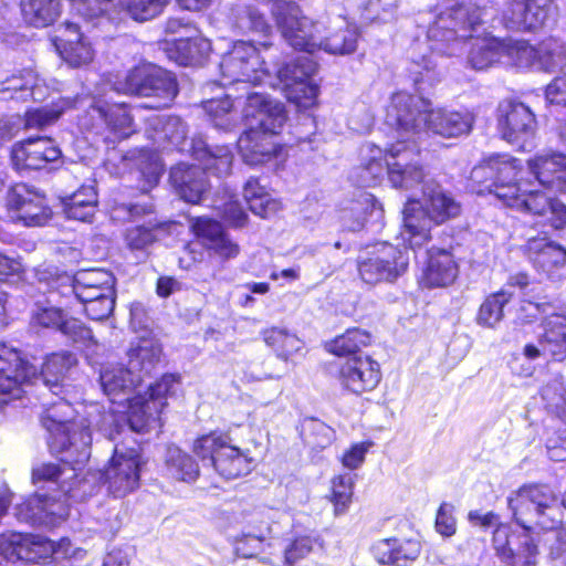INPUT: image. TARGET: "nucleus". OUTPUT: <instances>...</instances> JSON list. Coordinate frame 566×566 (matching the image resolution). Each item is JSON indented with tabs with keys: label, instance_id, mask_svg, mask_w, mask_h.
Listing matches in <instances>:
<instances>
[{
	"label": "nucleus",
	"instance_id": "nucleus-1",
	"mask_svg": "<svg viewBox=\"0 0 566 566\" xmlns=\"http://www.w3.org/2000/svg\"><path fill=\"white\" fill-rule=\"evenodd\" d=\"M76 364V358L69 352L50 355L38 368L20 357V354L6 345H0V407L12 399L21 397L22 386L34 380L48 387L54 394L70 369Z\"/></svg>",
	"mask_w": 566,
	"mask_h": 566
},
{
	"label": "nucleus",
	"instance_id": "nucleus-2",
	"mask_svg": "<svg viewBox=\"0 0 566 566\" xmlns=\"http://www.w3.org/2000/svg\"><path fill=\"white\" fill-rule=\"evenodd\" d=\"M461 203L441 185L424 184L420 200L410 199L403 209L405 241L420 248L431 239V227L443 224L461 214Z\"/></svg>",
	"mask_w": 566,
	"mask_h": 566
},
{
	"label": "nucleus",
	"instance_id": "nucleus-3",
	"mask_svg": "<svg viewBox=\"0 0 566 566\" xmlns=\"http://www.w3.org/2000/svg\"><path fill=\"white\" fill-rule=\"evenodd\" d=\"M189 153L201 166L179 164L171 169L170 180L181 199L198 203L207 189L206 171L218 177L227 176L232 167L233 155L229 147L210 148L202 139H192Z\"/></svg>",
	"mask_w": 566,
	"mask_h": 566
},
{
	"label": "nucleus",
	"instance_id": "nucleus-4",
	"mask_svg": "<svg viewBox=\"0 0 566 566\" xmlns=\"http://www.w3.org/2000/svg\"><path fill=\"white\" fill-rule=\"evenodd\" d=\"M49 432V448L66 462H85L90 458L91 432L84 421H75V410L60 399L45 409L41 417Z\"/></svg>",
	"mask_w": 566,
	"mask_h": 566
},
{
	"label": "nucleus",
	"instance_id": "nucleus-5",
	"mask_svg": "<svg viewBox=\"0 0 566 566\" xmlns=\"http://www.w3.org/2000/svg\"><path fill=\"white\" fill-rule=\"evenodd\" d=\"M484 17L485 12L475 4H453L437 15L429 27L428 38L436 42V51L454 55L462 42L474 36Z\"/></svg>",
	"mask_w": 566,
	"mask_h": 566
},
{
	"label": "nucleus",
	"instance_id": "nucleus-6",
	"mask_svg": "<svg viewBox=\"0 0 566 566\" xmlns=\"http://www.w3.org/2000/svg\"><path fill=\"white\" fill-rule=\"evenodd\" d=\"M193 453L208 460L224 479H235L251 471V459L247 453L230 444L228 434L210 432L195 440Z\"/></svg>",
	"mask_w": 566,
	"mask_h": 566
},
{
	"label": "nucleus",
	"instance_id": "nucleus-7",
	"mask_svg": "<svg viewBox=\"0 0 566 566\" xmlns=\"http://www.w3.org/2000/svg\"><path fill=\"white\" fill-rule=\"evenodd\" d=\"M114 90L129 95L151 97L148 108H163L170 105L177 94L176 81L166 72L154 66L130 70L123 80L114 84Z\"/></svg>",
	"mask_w": 566,
	"mask_h": 566
},
{
	"label": "nucleus",
	"instance_id": "nucleus-8",
	"mask_svg": "<svg viewBox=\"0 0 566 566\" xmlns=\"http://www.w3.org/2000/svg\"><path fill=\"white\" fill-rule=\"evenodd\" d=\"M264 57L259 50L247 41H238L222 55L220 73L222 85L237 82L250 84L270 83L271 72L265 67Z\"/></svg>",
	"mask_w": 566,
	"mask_h": 566
},
{
	"label": "nucleus",
	"instance_id": "nucleus-9",
	"mask_svg": "<svg viewBox=\"0 0 566 566\" xmlns=\"http://www.w3.org/2000/svg\"><path fill=\"white\" fill-rule=\"evenodd\" d=\"M496 197L509 207L546 217L555 229L566 226V206L543 190L522 188L520 184L504 185L496 189Z\"/></svg>",
	"mask_w": 566,
	"mask_h": 566
},
{
	"label": "nucleus",
	"instance_id": "nucleus-10",
	"mask_svg": "<svg viewBox=\"0 0 566 566\" xmlns=\"http://www.w3.org/2000/svg\"><path fill=\"white\" fill-rule=\"evenodd\" d=\"M429 101L399 92L392 95L386 108V123L397 130L398 140L415 142L423 133Z\"/></svg>",
	"mask_w": 566,
	"mask_h": 566
},
{
	"label": "nucleus",
	"instance_id": "nucleus-11",
	"mask_svg": "<svg viewBox=\"0 0 566 566\" xmlns=\"http://www.w3.org/2000/svg\"><path fill=\"white\" fill-rule=\"evenodd\" d=\"M386 167L388 179L395 188H413L427 176L416 142L397 140L386 147Z\"/></svg>",
	"mask_w": 566,
	"mask_h": 566
},
{
	"label": "nucleus",
	"instance_id": "nucleus-12",
	"mask_svg": "<svg viewBox=\"0 0 566 566\" xmlns=\"http://www.w3.org/2000/svg\"><path fill=\"white\" fill-rule=\"evenodd\" d=\"M179 387V377L172 374L164 375L160 380L150 386L145 396L132 398L128 406L127 420L133 431L142 432L146 430L150 421L159 415L166 402L165 398L177 392Z\"/></svg>",
	"mask_w": 566,
	"mask_h": 566
},
{
	"label": "nucleus",
	"instance_id": "nucleus-13",
	"mask_svg": "<svg viewBox=\"0 0 566 566\" xmlns=\"http://www.w3.org/2000/svg\"><path fill=\"white\" fill-rule=\"evenodd\" d=\"M408 266V256L397 247L381 243L358 261V272L366 284L394 282Z\"/></svg>",
	"mask_w": 566,
	"mask_h": 566
},
{
	"label": "nucleus",
	"instance_id": "nucleus-14",
	"mask_svg": "<svg viewBox=\"0 0 566 566\" xmlns=\"http://www.w3.org/2000/svg\"><path fill=\"white\" fill-rule=\"evenodd\" d=\"M554 13L553 0H507L501 23L511 31H534L545 25Z\"/></svg>",
	"mask_w": 566,
	"mask_h": 566
},
{
	"label": "nucleus",
	"instance_id": "nucleus-15",
	"mask_svg": "<svg viewBox=\"0 0 566 566\" xmlns=\"http://www.w3.org/2000/svg\"><path fill=\"white\" fill-rule=\"evenodd\" d=\"M139 468V453L136 449L123 450L115 447L108 465L102 472L103 482L114 496H125L138 486Z\"/></svg>",
	"mask_w": 566,
	"mask_h": 566
},
{
	"label": "nucleus",
	"instance_id": "nucleus-16",
	"mask_svg": "<svg viewBox=\"0 0 566 566\" xmlns=\"http://www.w3.org/2000/svg\"><path fill=\"white\" fill-rule=\"evenodd\" d=\"M10 219L27 227L45 224L51 218L45 197L27 185H17L8 193Z\"/></svg>",
	"mask_w": 566,
	"mask_h": 566
},
{
	"label": "nucleus",
	"instance_id": "nucleus-17",
	"mask_svg": "<svg viewBox=\"0 0 566 566\" xmlns=\"http://www.w3.org/2000/svg\"><path fill=\"white\" fill-rule=\"evenodd\" d=\"M249 128L276 135L286 122L284 105L259 92L250 93L242 111Z\"/></svg>",
	"mask_w": 566,
	"mask_h": 566
},
{
	"label": "nucleus",
	"instance_id": "nucleus-18",
	"mask_svg": "<svg viewBox=\"0 0 566 566\" xmlns=\"http://www.w3.org/2000/svg\"><path fill=\"white\" fill-rule=\"evenodd\" d=\"M62 151L46 137L28 138L11 148V161L15 169L39 170L61 161Z\"/></svg>",
	"mask_w": 566,
	"mask_h": 566
},
{
	"label": "nucleus",
	"instance_id": "nucleus-19",
	"mask_svg": "<svg viewBox=\"0 0 566 566\" xmlns=\"http://www.w3.org/2000/svg\"><path fill=\"white\" fill-rule=\"evenodd\" d=\"M338 378L345 389L361 395L380 382V366L369 356H350L340 365Z\"/></svg>",
	"mask_w": 566,
	"mask_h": 566
},
{
	"label": "nucleus",
	"instance_id": "nucleus-20",
	"mask_svg": "<svg viewBox=\"0 0 566 566\" xmlns=\"http://www.w3.org/2000/svg\"><path fill=\"white\" fill-rule=\"evenodd\" d=\"M274 513L268 507H256L243 513L242 531L234 542V549L239 556H254L260 544L272 533Z\"/></svg>",
	"mask_w": 566,
	"mask_h": 566
},
{
	"label": "nucleus",
	"instance_id": "nucleus-21",
	"mask_svg": "<svg viewBox=\"0 0 566 566\" xmlns=\"http://www.w3.org/2000/svg\"><path fill=\"white\" fill-rule=\"evenodd\" d=\"M501 112L499 129L503 139L524 149L525 143L535 133V115L525 104L520 102H509L502 106Z\"/></svg>",
	"mask_w": 566,
	"mask_h": 566
},
{
	"label": "nucleus",
	"instance_id": "nucleus-22",
	"mask_svg": "<svg viewBox=\"0 0 566 566\" xmlns=\"http://www.w3.org/2000/svg\"><path fill=\"white\" fill-rule=\"evenodd\" d=\"M517 175L516 160L509 155H494L476 165L471 171V180L478 184L482 191L494 193L504 185H513Z\"/></svg>",
	"mask_w": 566,
	"mask_h": 566
},
{
	"label": "nucleus",
	"instance_id": "nucleus-23",
	"mask_svg": "<svg viewBox=\"0 0 566 566\" xmlns=\"http://www.w3.org/2000/svg\"><path fill=\"white\" fill-rule=\"evenodd\" d=\"M51 541L41 536L21 533L0 535V554L8 560L38 563L52 556Z\"/></svg>",
	"mask_w": 566,
	"mask_h": 566
},
{
	"label": "nucleus",
	"instance_id": "nucleus-24",
	"mask_svg": "<svg viewBox=\"0 0 566 566\" xmlns=\"http://www.w3.org/2000/svg\"><path fill=\"white\" fill-rule=\"evenodd\" d=\"M75 297L82 303L102 297L115 296V277L112 272L102 269H90L77 272L73 277L66 276Z\"/></svg>",
	"mask_w": 566,
	"mask_h": 566
},
{
	"label": "nucleus",
	"instance_id": "nucleus-25",
	"mask_svg": "<svg viewBox=\"0 0 566 566\" xmlns=\"http://www.w3.org/2000/svg\"><path fill=\"white\" fill-rule=\"evenodd\" d=\"M527 166L539 187L554 193L566 191V156L563 154H537L528 159Z\"/></svg>",
	"mask_w": 566,
	"mask_h": 566
},
{
	"label": "nucleus",
	"instance_id": "nucleus-26",
	"mask_svg": "<svg viewBox=\"0 0 566 566\" xmlns=\"http://www.w3.org/2000/svg\"><path fill=\"white\" fill-rule=\"evenodd\" d=\"M474 117L469 112H459L449 108L429 109L424 118L423 132L453 138L468 134L473 125Z\"/></svg>",
	"mask_w": 566,
	"mask_h": 566
},
{
	"label": "nucleus",
	"instance_id": "nucleus-27",
	"mask_svg": "<svg viewBox=\"0 0 566 566\" xmlns=\"http://www.w3.org/2000/svg\"><path fill=\"white\" fill-rule=\"evenodd\" d=\"M142 382V375L123 365H107L99 371L103 392L113 402L128 401L129 395Z\"/></svg>",
	"mask_w": 566,
	"mask_h": 566
},
{
	"label": "nucleus",
	"instance_id": "nucleus-28",
	"mask_svg": "<svg viewBox=\"0 0 566 566\" xmlns=\"http://www.w3.org/2000/svg\"><path fill=\"white\" fill-rule=\"evenodd\" d=\"M19 510L25 521L46 527L56 526L69 515V507L64 501L42 494H34Z\"/></svg>",
	"mask_w": 566,
	"mask_h": 566
},
{
	"label": "nucleus",
	"instance_id": "nucleus-29",
	"mask_svg": "<svg viewBox=\"0 0 566 566\" xmlns=\"http://www.w3.org/2000/svg\"><path fill=\"white\" fill-rule=\"evenodd\" d=\"M54 36V44L62 59L71 66L88 64L94 56L91 44L80 33L75 23H66Z\"/></svg>",
	"mask_w": 566,
	"mask_h": 566
},
{
	"label": "nucleus",
	"instance_id": "nucleus-30",
	"mask_svg": "<svg viewBox=\"0 0 566 566\" xmlns=\"http://www.w3.org/2000/svg\"><path fill=\"white\" fill-rule=\"evenodd\" d=\"M371 552L379 564L408 566L419 557L421 544L417 539L384 538L373 545Z\"/></svg>",
	"mask_w": 566,
	"mask_h": 566
},
{
	"label": "nucleus",
	"instance_id": "nucleus-31",
	"mask_svg": "<svg viewBox=\"0 0 566 566\" xmlns=\"http://www.w3.org/2000/svg\"><path fill=\"white\" fill-rule=\"evenodd\" d=\"M239 153L247 165H263L274 158L280 146L272 135L249 128L238 139Z\"/></svg>",
	"mask_w": 566,
	"mask_h": 566
},
{
	"label": "nucleus",
	"instance_id": "nucleus-32",
	"mask_svg": "<svg viewBox=\"0 0 566 566\" xmlns=\"http://www.w3.org/2000/svg\"><path fill=\"white\" fill-rule=\"evenodd\" d=\"M30 98H42L39 78L33 70H21L0 81V101L25 102Z\"/></svg>",
	"mask_w": 566,
	"mask_h": 566
},
{
	"label": "nucleus",
	"instance_id": "nucleus-33",
	"mask_svg": "<svg viewBox=\"0 0 566 566\" xmlns=\"http://www.w3.org/2000/svg\"><path fill=\"white\" fill-rule=\"evenodd\" d=\"M192 230L209 250H213L221 258L231 259L238 255L239 247L227 237L219 222L203 217L197 218Z\"/></svg>",
	"mask_w": 566,
	"mask_h": 566
},
{
	"label": "nucleus",
	"instance_id": "nucleus-34",
	"mask_svg": "<svg viewBox=\"0 0 566 566\" xmlns=\"http://www.w3.org/2000/svg\"><path fill=\"white\" fill-rule=\"evenodd\" d=\"M428 255L424 283L430 287L452 284L458 276L459 266L451 252L444 249H431Z\"/></svg>",
	"mask_w": 566,
	"mask_h": 566
},
{
	"label": "nucleus",
	"instance_id": "nucleus-35",
	"mask_svg": "<svg viewBox=\"0 0 566 566\" xmlns=\"http://www.w3.org/2000/svg\"><path fill=\"white\" fill-rule=\"evenodd\" d=\"M358 31L345 19L337 18L332 25L322 33V44L317 50L331 54H349L356 50Z\"/></svg>",
	"mask_w": 566,
	"mask_h": 566
},
{
	"label": "nucleus",
	"instance_id": "nucleus-36",
	"mask_svg": "<svg viewBox=\"0 0 566 566\" xmlns=\"http://www.w3.org/2000/svg\"><path fill=\"white\" fill-rule=\"evenodd\" d=\"M148 122L154 130L150 138L155 144L161 146L165 142H169L180 150H186L187 128L179 117L154 115L148 118ZM187 151H189V148Z\"/></svg>",
	"mask_w": 566,
	"mask_h": 566
},
{
	"label": "nucleus",
	"instance_id": "nucleus-37",
	"mask_svg": "<svg viewBox=\"0 0 566 566\" xmlns=\"http://www.w3.org/2000/svg\"><path fill=\"white\" fill-rule=\"evenodd\" d=\"M161 355V347L154 338H140L128 350V367L144 377L155 368Z\"/></svg>",
	"mask_w": 566,
	"mask_h": 566
},
{
	"label": "nucleus",
	"instance_id": "nucleus-38",
	"mask_svg": "<svg viewBox=\"0 0 566 566\" xmlns=\"http://www.w3.org/2000/svg\"><path fill=\"white\" fill-rule=\"evenodd\" d=\"M528 251L534 265L544 272H551L566 263V249L545 238L531 240Z\"/></svg>",
	"mask_w": 566,
	"mask_h": 566
},
{
	"label": "nucleus",
	"instance_id": "nucleus-39",
	"mask_svg": "<svg viewBox=\"0 0 566 566\" xmlns=\"http://www.w3.org/2000/svg\"><path fill=\"white\" fill-rule=\"evenodd\" d=\"M469 63L479 71L495 63H504L503 41L494 38H476L469 53Z\"/></svg>",
	"mask_w": 566,
	"mask_h": 566
},
{
	"label": "nucleus",
	"instance_id": "nucleus-40",
	"mask_svg": "<svg viewBox=\"0 0 566 566\" xmlns=\"http://www.w3.org/2000/svg\"><path fill=\"white\" fill-rule=\"evenodd\" d=\"M97 192L94 186H82L65 201V213L70 219L88 222L97 207Z\"/></svg>",
	"mask_w": 566,
	"mask_h": 566
},
{
	"label": "nucleus",
	"instance_id": "nucleus-41",
	"mask_svg": "<svg viewBox=\"0 0 566 566\" xmlns=\"http://www.w3.org/2000/svg\"><path fill=\"white\" fill-rule=\"evenodd\" d=\"M543 342L547 344L549 357L557 361L566 359V316L552 314L544 321Z\"/></svg>",
	"mask_w": 566,
	"mask_h": 566
},
{
	"label": "nucleus",
	"instance_id": "nucleus-42",
	"mask_svg": "<svg viewBox=\"0 0 566 566\" xmlns=\"http://www.w3.org/2000/svg\"><path fill=\"white\" fill-rule=\"evenodd\" d=\"M243 197L250 210L262 218H269L281 209V203L272 198L258 179L250 178L243 187Z\"/></svg>",
	"mask_w": 566,
	"mask_h": 566
},
{
	"label": "nucleus",
	"instance_id": "nucleus-43",
	"mask_svg": "<svg viewBox=\"0 0 566 566\" xmlns=\"http://www.w3.org/2000/svg\"><path fill=\"white\" fill-rule=\"evenodd\" d=\"M545 46H532L525 41H503L504 63L521 69H536L538 56L547 53Z\"/></svg>",
	"mask_w": 566,
	"mask_h": 566
},
{
	"label": "nucleus",
	"instance_id": "nucleus-44",
	"mask_svg": "<svg viewBox=\"0 0 566 566\" xmlns=\"http://www.w3.org/2000/svg\"><path fill=\"white\" fill-rule=\"evenodd\" d=\"M511 298L512 294L504 290L488 295L478 310L476 324L489 329L496 328L504 318V306Z\"/></svg>",
	"mask_w": 566,
	"mask_h": 566
},
{
	"label": "nucleus",
	"instance_id": "nucleus-45",
	"mask_svg": "<svg viewBox=\"0 0 566 566\" xmlns=\"http://www.w3.org/2000/svg\"><path fill=\"white\" fill-rule=\"evenodd\" d=\"M165 467L167 474L179 481L193 482L199 475L196 461L176 446L167 448Z\"/></svg>",
	"mask_w": 566,
	"mask_h": 566
},
{
	"label": "nucleus",
	"instance_id": "nucleus-46",
	"mask_svg": "<svg viewBox=\"0 0 566 566\" xmlns=\"http://www.w3.org/2000/svg\"><path fill=\"white\" fill-rule=\"evenodd\" d=\"M24 20L36 28L52 24L60 14L59 0H21Z\"/></svg>",
	"mask_w": 566,
	"mask_h": 566
},
{
	"label": "nucleus",
	"instance_id": "nucleus-47",
	"mask_svg": "<svg viewBox=\"0 0 566 566\" xmlns=\"http://www.w3.org/2000/svg\"><path fill=\"white\" fill-rule=\"evenodd\" d=\"M94 113H97L112 129L123 136H128L132 132L134 116L127 111L124 104L107 105L106 103L94 99L91 104Z\"/></svg>",
	"mask_w": 566,
	"mask_h": 566
},
{
	"label": "nucleus",
	"instance_id": "nucleus-48",
	"mask_svg": "<svg viewBox=\"0 0 566 566\" xmlns=\"http://www.w3.org/2000/svg\"><path fill=\"white\" fill-rule=\"evenodd\" d=\"M262 335L266 345L272 347L276 355L284 360L298 353L303 347L302 340L285 328L271 327L263 331Z\"/></svg>",
	"mask_w": 566,
	"mask_h": 566
},
{
	"label": "nucleus",
	"instance_id": "nucleus-49",
	"mask_svg": "<svg viewBox=\"0 0 566 566\" xmlns=\"http://www.w3.org/2000/svg\"><path fill=\"white\" fill-rule=\"evenodd\" d=\"M64 463L62 467L55 463H42L33 469L32 478L34 482L39 481H56L61 483V489L65 494L72 491V485L66 486L67 481L74 480L76 469L74 464H82L83 462H66L61 459Z\"/></svg>",
	"mask_w": 566,
	"mask_h": 566
},
{
	"label": "nucleus",
	"instance_id": "nucleus-50",
	"mask_svg": "<svg viewBox=\"0 0 566 566\" xmlns=\"http://www.w3.org/2000/svg\"><path fill=\"white\" fill-rule=\"evenodd\" d=\"M77 99L60 98L51 106L30 109L25 113L27 128H44L59 119L69 108L75 106Z\"/></svg>",
	"mask_w": 566,
	"mask_h": 566
},
{
	"label": "nucleus",
	"instance_id": "nucleus-51",
	"mask_svg": "<svg viewBox=\"0 0 566 566\" xmlns=\"http://www.w3.org/2000/svg\"><path fill=\"white\" fill-rule=\"evenodd\" d=\"M316 63L308 56L297 59L293 63H287L283 67H277L274 71L277 73L280 81L284 84V88L289 84L297 85L298 82L312 81V76L316 72Z\"/></svg>",
	"mask_w": 566,
	"mask_h": 566
},
{
	"label": "nucleus",
	"instance_id": "nucleus-52",
	"mask_svg": "<svg viewBox=\"0 0 566 566\" xmlns=\"http://www.w3.org/2000/svg\"><path fill=\"white\" fill-rule=\"evenodd\" d=\"M195 33L179 38L174 45L178 52L176 60L179 64H189L198 61L210 50V43L203 39L193 38Z\"/></svg>",
	"mask_w": 566,
	"mask_h": 566
},
{
	"label": "nucleus",
	"instance_id": "nucleus-53",
	"mask_svg": "<svg viewBox=\"0 0 566 566\" xmlns=\"http://www.w3.org/2000/svg\"><path fill=\"white\" fill-rule=\"evenodd\" d=\"M370 335L359 328L347 329L328 344V350L337 356L352 355L360 347L367 346Z\"/></svg>",
	"mask_w": 566,
	"mask_h": 566
},
{
	"label": "nucleus",
	"instance_id": "nucleus-54",
	"mask_svg": "<svg viewBox=\"0 0 566 566\" xmlns=\"http://www.w3.org/2000/svg\"><path fill=\"white\" fill-rule=\"evenodd\" d=\"M364 165V182L367 186L376 184L384 174L382 160H386V148L382 149L374 144H366L361 148Z\"/></svg>",
	"mask_w": 566,
	"mask_h": 566
},
{
	"label": "nucleus",
	"instance_id": "nucleus-55",
	"mask_svg": "<svg viewBox=\"0 0 566 566\" xmlns=\"http://www.w3.org/2000/svg\"><path fill=\"white\" fill-rule=\"evenodd\" d=\"M233 103L229 95L223 98H211L203 102V109L208 114L210 120L216 127L221 129H230L234 125V116L232 114Z\"/></svg>",
	"mask_w": 566,
	"mask_h": 566
},
{
	"label": "nucleus",
	"instance_id": "nucleus-56",
	"mask_svg": "<svg viewBox=\"0 0 566 566\" xmlns=\"http://www.w3.org/2000/svg\"><path fill=\"white\" fill-rule=\"evenodd\" d=\"M237 24L245 32L269 35L272 27L266 21L264 14L254 6H244L237 13Z\"/></svg>",
	"mask_w": 566,
	"mask_h": 566
},
{
	"label": "nucleus",
	"instance_id": "nucleus-57",
	"mask_svg": "<svg viewBox=\"0 0 566 566\" xmlns=\"http://www.w3.org/2000/svg\"><path fill=\"white\" fill-rule=\"evenodd\" d=\"M409 72L420 92L426 91L427 87H431L440 81V72L436 70V64L432 62L431 56H422L419 61L412 60Z\"/></svg>",
	"mask_w": 566,
	"mask_h": 566
},
{
	"label": "nucleus",
	"instance_id": "nucleus-58",
	"mask_svg": "<svg viewBox=\"0 0 566 566\" xmlns=\"http://www.w3.org/2000/svg\"><path fill=\"white\" fill-rule=\"evenodd\" d=\"M353 478L349 474H340L332 480L331 501L334 504L335 515L344 514L353 496Z\"/></svg>",
	"mask_w": 566,
	"mask_h": 566
},
{
	"label": "nucleus",
	"instance_id": "nucleus-59",
	"mask_svg": "<svg viewBox=\"0 0 566 566\" xmlns=\"http://www.w3.org/2000/svg\"><path fill=\"white\" fill-rule=\"evenodd\" d=\"M234 197V193L224 189L222 198L216 201V209L227 222L239 228L245 224L248 216Z\"/></svg>",
	"mask_w": 566,
	"mask_h": 566
},
{
	"label": "nucleus",
	"instance_id": "nucleus-60",
	"mask_svg": "<svg viewBox=\"0 0 566 566\" xmlns=\"http://www.w3.org/2000/svg\"><path fill=\"white\" fill-rule=\"evenodd\" d=\"M168 0H126L125 10L136 21H147L160 14Z\"/></svg>",
	"mask_w": 566,
	"mask_h": 566
},
{
	"label": "nucleus",
	"instance_id": "nucleus-61",
	"mask_svg": "<svg viewBox=\"0 0 566 566\" xmlns=\"http://www.w3.org/2000/svg\"><path fill=\"white\" fill-rule=\"evenodd\" d=\"M125 4L123 0H76L75 11L86 19H93L112 10L120 11Z\"/></svg>",
	"mask_w": 566,
	"mask_h": 566
},
{
	"label": "nucleus",
	"instance_id": "nucleus-62",
	"mask_svg": "<svg viewBox=\"0 0 566 566\" xmlns=\"http://www.w3.org/2000/svg\"><path fill=\"white\" fill-rule=\"evenodd\" d=\"M287 99L300 108L311 107L318 95V86L312 81L289 84L284 88Z\"/></svg>",
	"mask_w": 566,
	"mask_h": 566
},
{
	"label": "nucleus",
	"instance_id": "nucleus-63",
	"mask_svg": "<svg viewBox=\"0 0 566 566\" xmlns=\"http://www.w3.org/2000/svg\"><path fill=\"white\" fill-rule=\"evenodd\" d=\"M169 226L155 224L151 227L136 226L126 230L125 241L132 250H144L157 240L156 231Z\"/></svg>",
	"mask_w": 566,
	"mask_h": 566
},
{
	"label": "nucleus",
	"instance_id": "nucleus-64",
	"mask_svg": "<svg viewBox=\"0 0 566 566\" xmlns=\"http://www.w3.org/2000/svg\"><path fill=\"white\" fill-rule=\"evenodd\" d=\"M541 46L547 49V53L538 56L536 70L544 72H555L566 66V55L564 49L555 41H545Z\"/></svg>",
	"mask_w": 566,
	"mask_h": 566
}]
</instances>
